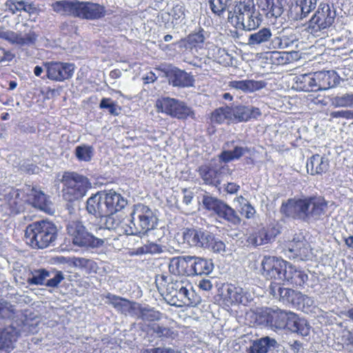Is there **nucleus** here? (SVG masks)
I'll use <instances>...</instances> for the list:
<instances>
[{
	"instance_id": "obj_33",
	"label": "nucleus",
	"mask_w": 353,
	"mask_h": 353,
	"mask_svg": "<svg viewBox=\"0 0 353 353\" xmlns=\"http://www.w3.org/2000/svg\"><path fill=\"white\" fill-rule=\"evenodd\" d=\"M228 86L231 88L241 90L245 93H250L263 89L266 86V83L262 80L245 79L231 81L228 83Z\"/></svg>"
},
{
	"instance_id": "obj_60",
	"label": "nucleus",
	"mask_w": 353,
	"mask_h": 353,
	"mask_svg": "<svg viewBox=\"0 0 353 353\" xmlns=\"http://www.w3.org/2000/svg\"><path fill=\"white\" fill-rule=\"evenodd\" d=\"M224 190L227 193L234 194L240 190V185L234 182H229L225 185Z\"/></svg>"
},
{
	"instance_id": "obj_40",
	"label": "nucleus",
	"mask_w": 353,
	"mask_h": 353,
	"mask_svg": "<svg viewBox=\"0 0 353 353\" xmlns=\"http://www.w3.org/2000/svg\"><path fill=\"white\" fill-rule=\"evenodd\" d=\"M232 123L248 121L252 118L250 109L244 105L232 106Z\"/></svg>"
},
{
	"instance_id": "obj_27",
	"label": "nucleus",
	"mask_w": 353,
	"mask_h": 353,
	"mask_svg": "<svg viewBox=\"0 0 353 353\" xmlns=\"http://www.w3.org/2000/svg\"><path fill=\"white\" fill-rule=\"evenodd\" d=\"M308 279L307 274L302 270L288 262L285 273V281L294 287H302Z\"/></svg>"
},
{
	"instance_id": "obj_56",
	"label": "nucleus",
	"mask_w": 353,
	"mask_h": 353,
	"mask_svg": "<svg viewBox=\"0 0 353 353\" xmlns=\"http://www.w3.org/2000/svg\"><path fill=\"white\" fill-rule=\"evenodd\" d=\"M139 249L141 253L159 254L162 252L161 245L155 243H150Z\"/></svg>"
},
{
	"instance_id": "obj_50",
	"label": "nucleus",
	"mask_w": 353,
	"mask_h": 353,
	"mask_svg": "<svg viewBox=\"0 0 353 353\" xmlns=\"http://www.w3.org/2000/svg\"><path fill=\"white\" fill-rule=\"evenodd\" d=\"M236 200L241 203V201H246L239 210L240 214L247 219H252L255 214V209L251 205V204L246 201V199L242 196L236 197Z\"/></svg>"
},
{
	"instance_id": "obj_52",
	"label": "nucleus",
	"mask_w": 353,
	"mask_h": 353,
	"mask_svg": "<svg viewBox=\"0 0 353 353\" xmlns=\"http://www.w3.org/2000/svg\"><path fill=\"white\" fill-rule=\"evenodd\" d=\"M99 108L101 109H108L110 114L117 116L119 112L118 110L120 108L117 106L115 102H113L111 98H103L99 103Z\"/></svg>"
},
{
	"instance_id": "obj_36",
	"label": "nucleus",
	"mask_w": 353,
	"mask_h": 353,
	"mask_svg": "<svg viewBox=\"0 0 353 353\" xmlns=\"http://www.w3.org/2000/svg\"><path fill=\"white\" fill-rule=\"evenodd\" d=\"M249 151L250 150L247 147L235 145L232 150H223L218 156L219 160L225 163L237 161Z\"/></svg>"
},
{
	"instance_id": "obj_28",
	"label": "nucleus",
	"mask_w": 353,
	"mask_h": 353,
	"mask_svg": "<svg viewBox=\"0 0 353 353\" xmlns=\"http://www.w3.org/2000/svg\"><path fill=\"white\" fill-rule=\"evenodd\" d=\"M190 256H175L170 260L168 265L169 272L174 276L188 275L190 276L189 272Z\"/></svg>"
},
{
	"instance_id": "obj_63",
	"label": "nucleus",
	"mask_w": 353,
	"mask_h": 353,
	"mask_svg": "<svg viewBox=\"0 0 353 353\" xmlns=\"http://www.w3.org/2000/svg\"><path fill=\"white\" fill-rule=\"evenodd\" d=\"M10 310L7 303L0 301V319H5L9 316Z\"/></svg>"
},
{
	"instance_id": "obj_5",
	"label": "nucleus",
	"mask_w": 353,
	"mask_h": 353,
	"mask_svg": "<svg viewBox=\"0 0 353 353\" xmlns=\"http://www.w3.org/2000/svg\"><path fill=\"white\" fill-rule=\"evenodd\" d=\"M57 226L52 221L41 220L30 223L26 229L25 237L33 249L49 247L57 238Z\"/></svg>"
},
{
	"instance_id": "obj_39",
	"label": "nucleus",
	"mask_w": 353,
	"mask_h": 353,
	"mask_svg": "<svg viewBox=\"0 0 353 353\" xmlns=\"http://www.w3.org/2000/svg\"><path fill=\"white\" fill-rule=\"evenodd\" d=\"M276 341L268 336L255 341L250 346L248 353H267L271 347H274Z\"/></svg>"
},
{
	"instance_id": "obj_29",
	"label": "nucleus",
	"mask_w": 353,
	"mask_h": 353,
	"mask_svg": "<svg viewBox=\"0 0 353 353\" xmlns=\"http://www.w3.org/2000/svg\"><path fill=\"white\" fill-rule=\"evenodd\" d=\"M307 172L311 175L325 173L329 168V161L319 154H313L307 161Z\"/></svg>"
},
{
	"instance_id": "obj_54",
	"label": "nucleus",
	"mask_w": 353,
	"mask_h": 353,
	"mask_svg": "<svg viewBox=\"0 0 353 353\" xmlns=\"http://www.w3.org/2000/svg\"><path fill=\"white\" fill-rule=\"evenodd\" d=\"M334 103L336 107H353V94H345L337 96L334 99Z\"/></svg>"
},
{
	"instance_id": "obj_21",
	"label": "nucleus",
	"mask_w": 353,
	"mask_h": 353,
	"mask_svg": "<svg viewBox=\"0 0 353 353\" xmlns=\"http://www.w3.org/2000/svg\"><path fill=\"white\" fill-rule=\"evenodd\" d=\"M86 210L89 214L96 217L102 218L110 216L104 192H97L88 198L86 202Z\"/></svg>"
},
{
	"instance_id": "obj_38",
	"label": "nucleus",
	"mask_w": 353,
	"mask_h": 353,
	"mask_svg": "<svg viewBox=\"0 0 353 353\" xmlns=\"http://www.w3.org/2000/svg\"><path fill=\"white\" fill-rule=\"evenodd\" d=\"M139 312V316L143 321L150 322L159 321L163 318V314L152 307H143L137 303L136 312Z\"/></svg>"
},
{
	"instance_id": "obj_24",
	"label": "nucleus",
	"mask_w": 353,
	"mask_h": 353,
	"mask_svg": "<svg viewBox=\"0 0 353 353\" xmlns=\"http://www.w3.org/2000/svg\"><path fill=\"white\" fill-rule=\"evenodd\" d=\"M20 336L19 332L13 326L0 328V351L10 352Z\"/></svg>"
},
{
	"instance_id": "obj_30",
	"label": "nucleus",
	"mask_w": 353,
	"mask_h": 353,
	"mask_svg": "<svg viewBox=\"0 0 353 353\" xmlns=\"http://www.w3.org/2000/svg\"><path fill=\"white\" fill-rule=\"evenodd\" d=\"M189 272L190 276L209 274L213 270V263L206 259L190 256Z\"/></svg>"
},
{
	"instance_id": "obj_17",
	"label": "nucleus",
	"mask_w": 353,
	"mask_h": 353,
	"mask_svg": "<svg viewBox=\"0 0 353 353\" xmlns=\"http://www.w3.org/2000/svg\"><path fill=\"white\" fill-rule=\"evenodd\" d=\"M0 39L12 45L23 47L34 45L37 39V34L31 31L23 36L20 33L6 30L5 27L0 26Z\"/></svg>"
},
{
	"instance_id": "obj_31",
	"label": "nucleus",
	"mask_w": 353,
	"mask_h": 353,
	"mask_svg": "<svg viewBox=\"0 0 353 353\" xmlns=\"http://www.w3.org/2000/svg\"><path fill=\"white\" fill-rule=\"evenodd\" d=\"M232 105H225L214 109L209 115L208 119L210 124L223 125L224 123L230 125L232 123Z\"/></svg>"
},
{
	"instance_id": "obj_45",
	"label": "nucleus",
	"mask_w": 353,
	"mask_h": 353,
	"mask_svg": "<svg viewBox=\"0 0 353 353\" xmlns=\"http://www.w3.org/2000/svg\"><path fill=\"white\" fill-rule=\"evenodd\" d=\"M272 32L269 28H263L257 32L252 34L249 37V43L251 45H259L270 40Z\"/></svg>"
},
{
	"instance_id": "obj_22",
	"label": "nucleus",
	"mask_w": 353,
	"mask_h": 353,
	"mask_svg": "<svg viewBox=\"0 0 353 353\" xmlns=\"http://www.w3.org/2000/svg\"><path fill=\"white\" fill-rule=\"evenodd\" d=\"M256 6L268 19H276L283 12V0H256Z\"/></svg>"
},
{
	"instance_id": "obj_9",
	"label": "nucleus",
	"mask_w": 353,
	"mask_h": 353,
	"mask_svg": "<svg viewBox=\"0 0 353 353\" xmlns=\"http://www.w3.org/2000/svg\"><path fill=\"white\" fill-rule=\"evenodd\" d=\"M154 215L147 205L138 203L134 205L131 224L128 234L141 236L154 228Z\"/></svg>"
},
{
	"instance_id": "obj_32",
	"label": "nucleus",
	"mask_w": 353,
	"mask_h": 353,
	"mask_svg": "<svg viewBox=\"0 0 353 353\" xmlns=\"http://www.w3.org/2000/svg\"><path fill=\"white\" fill-rule=\"evenodd\" d=\"M208 233L194 228H185L183 232V239L185 243L191 247H200L208 245L205 237Z\"/></svg>"
},
{
	"instance_id": "obj_19",
	"label": "nucleus",
	"mask_w": 353,
	"mask_h": 353,
	"mask_svg": "<svg viewBox=\"0 0 353 353\" xmlns=\"http://www.w3.org/2000/svg\"><path fill=\"white\" fill-rule=\"evenodd\" d=\"M26 205L29 204L41 211L50 213L51 209V201L48 196L41 190L36 187L29 188L28 192L25 191Z\"/></svg>"
},
{
	"instance_id": "obj_53",
	"label": "nucleus",
	"mask_w": 353,
	"mask_h": 353,
	"mask_svg": "<svg viewBox=\"0 0 353 353\" xmlns=\"http://www.w3.org/2000/svg\"><path fill=\"white\" fill-rule=\"evenodd\" d=\"M168 14L171 17L172 23H177L185 17V9L183 6L176 4L171 9Z\"/></svg>"
},
{
	"instance_id": "obj_59",
	"label": "nucleus",
	"mask_w": 353,
	"mask_h": 353,
	"mask_svg": "<svg viewBox=\"0 0 353 353\" xmlns=\"http://www.w3.org/2000/svg\"><path fill=\"white\" fill-rule=\"evenodd\" d=\"M142 353H174V351L172 348L154 347L144 349Z\"/></svg>"
},
{
	"instance_id": "obj_10",
	"label": "nucleus",
	"mask_w": 353,
	"mask_h": 353,
	"mask_svg": "<svg viewBox=\"0 0 353 353\" xmlns=\"http://www.w3.org/2000/svg\"><path fill=\"white\" fill-rule=\"evenodd\" d=\"M0 207L8 215L19 214L26 210L23 189L7 186L0 190Z\"/></svg>"
},
{
	"instance_id": "obj_7",
	"label": "nucleus",
	"mask_w": 353,
	"mask_h": 353,
	"mask_svg": "<svg viewBox=\"0 0 353 353\" xmlns=\"http://www.w3.org/2000/svg\"><path fill=\"white\" fill-rule=\"evenodd\" d=\"M228 21L236 29L251 31L259 28L261 18L250 3L240 1L235 7L234 13L228 12Z\"/></svg>"
},
{
	"instance_id": "obj_20",
	"label": "nucleus",
	"mask_w": 353,
	"mask_h": 353,
	"mask_svg": "<svg viewBox=\"0 0 353 353\" xmlns=\"http://www.w3.org/2000/svg\"><path fill=\"white\" fill-rule=\"evenodd\" d=\"M165 77L173 87L188 88L194 85V78L191 73L174 67L164 72Z\"/></svg>"
},
{
	"instance_id": "obj_15",
	"label": "nucleus",
	"mask_w": 353,
	"mask_h": 353,
	"mask_svg": "<svg viewBox=\"0 0 353 353\" xmlns=\"http://www.w3.org/2000/svg\"><path fill=\"white\" fill-rule=\"evenodd\" d=\"M222 296L224 301L230 305L242 304L247 305L252 300L249 291L239 285L226 283L223 285Z\"/></svg>"
},
{
	"instance_id": "obj_11",
	"label": "nucleus",
	"mask_w": 353,
	"mask_h": 353,
	"mask_svg": "<svg viewBox=\"0 0 353 353\" xmlns=\"http://www.w3.org/2000/svg\"><path fill=\"white\" fill-rule=\"evenodd\" d=\"M66 231L72 243L76 246L95 248H99L104 244L103 239L97 238L88 232L80 221H69L66 226Z\"/></svg>"
},
{
	"instance_id": "obj_41",
	"label": "nucleus",
	"mask_w": 353,
	"mask_h": 353,
	"mask_svg": "<svg viewBox=\"0 0 353 353\" xmlns=\"http://www.w3.org/2000/svg\"><path fill=\"white\" fill-rule=\"evenodd\" d=\"M202 203L206 210L212 212L216 215H217L221 208L225 204V202L222 200L216 197L207 195L203 196Z\"/></svg>"
},
{
	"instance_id": "obj_2",
	"label": "nucleus",
	"mask_w": 353,
	"mask_h": 353,
	"mask_svg": "<svg viewBox=\"0 0 353 353\" xmlns=\"http://www.w3.org/2000/svg\"><path fill=\"white\" fill-rule=\"evenodd\" d=\"M327 202L322 196H310L303 198H290L283 202L280 212L288 218L307 221L318 220L324 214Z\"/></svg>"
},
{
	"instance_id": "obj_62",
	"label": "nucleus",
	"mask_w": 353,
	"mask_h": 353,
	"mask_svg": "<svg viewBox=\"0 0 353 353\" xmlns=\"http://www.w3.org/2000/svg\"><path fill=\"white\" fill-rule=\"evenodd\" d=\"M271 60L274 63L281 65L285 63L284 58L280 52L274 51L271 53Z\"/></svg>"
},
{
	"instance_id": "obj_48",
	"label": "nucleus",
	"mask_w": 353,
	"mask_h": 353,
	"mask_svg": "<svg viewBox=\"0 0 353 353\" xmlns=\"http://www.w3.org/2000/svg\"><path fill=\"white\" fill-rule=\"evenodd\" d=\"M153 332L157 337L161 339H174L177 336V332L170 327L156 325L152 327Z\"/></svg>"
},
{
	"instance_id": "obj_26",
	"label": "nucleus",
	"mask_w": 353,
	"mask_h": 353,
	"mask_svg": "<svg viewBox=\"0 0 353 353\" xmlns=\"http://www.w3.org/2000/svg\"><path fill=\"white\" fill-rule=\"evenodd\" d=\"M105 298L109 301V304L118 312L122 314L127 312H136L137 303L121 296L108 293Z\"/></svg>"
},
{
	"instance_id": "obj_46",
	"label": "nucleus",
	"mask_w": 353,
	"mask_h": 353,
	"mask_svg": "<svg viewBox=\"0 0 353 353\" xmlns=\"http://www.w3.org/2000/svg\"><path fill=\"white\" fill-rule=\"evenodd\" d=\"M94 149L88 145H78L75 148V156L81 161H90L93 156Z\"/></svg>"
},
{
	"instance_id": "obj_8",
	"label": "nucleus",
	"mask_w": 353,
	"mask_h": 353,
	"mask_svg": "<svg viewBox=\"0 0 353 353\" xmlns=\"http://www.w3.org/2000/svg\"><path fill=\"white\" fill-rule=\"evenodd\" d=\"M288 262L273 256H265L261 261V274L271 281L270 293L276 295L277 284L285 282V273Z\"/></svg>"
},
{
	"instance_id": "obj_13",
	"label": "nucleus",
	"mask_w": 353,
	"mask_h": 353,
	"mask_svg": "<svg viewBox=\"0 0 353 353\" xmlns=\"http://www.w3.org/2000/svg\"><path fill=\"white\" fill-rule=\"evenodd\" d=\"M157 112L164 113L173 118L185 120L188 117L194 119L195 114L191 108L183 102L170 97H161L155 103Z\"/></svg>"
},
{
	"instance_id": "obj_37",
	"label": "nucleus",
	"mask_w": 353,
	"mask_h": 353,
	"mask_svg": "<svg viewBox=\"0 0 353 353\" xmlns=\"http://www.w3.org/2000/svg\"><path fill=\"white\" fill-rule=\"evenodd\" d=\"M216 216L234 226L239 225L241 222V219L236 211L225 203Z\"/></svg>"
},
{
	"instance_id": "obj_43",
	"label": "nucleus",
	"mask_w": 353,
	"mask_h": 353,
	"mask_svg": "<svg viewBox=\"0 0 353 353\" xmlns=\"http://www.w3.org/2000/svg\"><path fill=\"white\" fill-rule=\"evenodd\" d=\"M317 0H298L296 1V8L300 12L299 19H302L313 10L316 5Z\"/></svg>"
},
{
	"instance_id": "obj_18",
	"label": "nucleus",
	"mask_w": 353,
	"mask_h": 353,
	"mask_svg": "<svg viewBox=\"0 0 353 353\" xmlns=\"http://www.w3.org/2000/svg\"><path fill=\"white\" fill-rule=\"evenodd\" d=\"M224 166L212 164H203L199 167L198 172L206 185L217 187L223 181Z\"/></svg>"
},
{
	"instance_id": "obj_55",
	"label": "nucleus",
	"mask_w": 353,
	"mask_h": 353,
	"mask_svg": "<svg viewBox=\"0 0 353 353\" xmlns=\"http://www.w3.org/2000/svg\"><path fill=\"white\" fill-rule=\"evenodd\" d=\"M49 276V272L45 269L39 270L36 274L28 279V283L31 285H42L46 277Z\"/></svg>"
},
{
	"instance_id": "obj_14",
	"label": "nucleus",
	"mask_w": 353,
	"mask_h": 353,
	"mask_svg": "<svg viewBox=\"0 0 353 353\" xmlns=\"http://www.w3.org/2000/svg\"><path fill=\"white\" fill-rule=\"evenodd\" d=\"M46 78L54 82H63L71 79L74 72V63L51 61L43 62Z\"/></svg>"
},
{
	"instance_id": "obj_3",
	"label": "nucleus",
	"mask_w": 353,
	"mask_h": 353,
	"mask_svg": "<svg viewBox=\"0 0 353 353\" xmlns=\"http://www.w3.org/2000/svg\"><path fill=\"white\" fill-rule=\"evenodd\" d=\"M53 11L87 20H97L106 14L105 6L91 1L61 0L52 4Z\"/></svg>"
},
{
	"instance_id": "obj_34",
	"label": "nucleus",
	"mask_w": 353,
	"mask_h": 353,
	"mask_svg": "<svg viewBox=\"0 0 353 353\" xmlns=\"http://www.w3.org/2000/svg\"><path fill=\"white\" fill-rule=\"evenodd\" d=\"M103 192L110 216L121 211L126 205L127 200L121 194L112 190Z\"/></svg>"
},
{
	"instance_id": "obj_42",
	"label": "nucleus",
	"mask_w": 353,
	"mask_h": 353,
	"mask_svg": "<svg viewBox=\"0 0 353 353\" xmlns=\"http://www.w3.org/2000/svg\"><path fill=\"white\" fill-rule=\"evenodd\" d=\"M281 284H277L275 288L276 295L274 296L279 297L281 301L288 303H295V296L298 295L296 291L290 288H285L280 286Z\"/></svg>"
},
{
	"instance_id": "obj_47",
	"label": "nucleus",
	"mask_w": 353,
	"mask_h": 353,
	"mask_svg": "<svg viewBox=\"0 0 353 353\" xmlns=\"http://www.w3.org/2000/svg\"><path fill=\"white\" fill-rule=\"evenodd\" d=\"M205 243L208 245L203 246L205 248H210L215 253H222L225 250V243L219 239H216L212 234H209L205 237Z\"/></svg>"
},
{
	"instance_id": "obj_25",
	"label": "nucleus",
	"mask_w": 353,
	"mask_h": 353,
	"mask_svg": "<svg viewBox=\"0 0 353 353\" xmlns=\"http://www.w3.org/2000/svg\"><path fill=\"white\" fill-rule=\"evenodd\" d=\"M179 43H183L184 47L190 51L198 52L199 50L205 48V31L200 28L197 32H192L186 37L181 39Z\"/></svg>"
},
{
	"instance_id": "obj_4",
	"label": "nucleus",
	"mask_w": 353,
	"mask_h": 353,
	"mask_svg": "<svg viewBox=\"0 0 353 353\" xmlns=\"http://www.w3.org/2000/svg\"><path fill=\"white\" fill-rule=\"evenodd\" d=\"M263 317L268 325L276 329H288L302 336L310 334V327L307 321L294 312L266 308L263 313Z\"/></svg>"
},
{
	"instance_id": "obj_58",
	"label": "nucleus",
	"mask_w": 353,
	"mask_h": 353,
	"mask_svg": "<svg viewBox=\"0 0 353 353\" xmlns=\"http://www.w3.org/2000/svg\"><path fill=\"white\" fill-rule=\"evenodd\" d=\"M64 277L61 271L56 273L55 276L47 281L46 285L48 287L54 288L57 287L63 280Z\"/></svg>"
},
{
	"instance_id": "obj_57",
	"label": "nucleus",
	"mask_w": 353,
	"mask_h": 353,
	"mask_svg": "<svg viewBox=\"0 0 353 353\" xmlns=\"http://www.w3.org/2000/svg\"><path fill=\"white\" fill-rule=\"evenodd\" d=\"M330 117L332 119L343 118L347 120H353V110H341L333 111L330 113Z\"/></svg>"
},
{
	"instance_id": "obj_51",
	"label": "nucleus",
	"mask_w": 353,
	"mask_h": 353,
	"mask_svg": "<svg viewBox=\"0 0 353 353\" xmlns=\"http://www.w3.org/2000/svg\"><path fill=\"white\" fill-rule=\"evenodd\" d=\"M5 6L12 14H16L21 10L27 11V3L24 1L7 0Z\"/></svg>"
},
{
	"instance_id": "obj_1",
	"label": "nucleus",
	"mask_w": 353,
	"mask_h": 353,
	"mask_svg": "<svg viewBox=\"0 0 353 353\" xmlns=\"http://www.w3.org/2000/svg\"><path fill=\"white\" fill-rule=\"evenodd\" d=\"M155 284L159 292L165 294L170 299L172 305L181 307L184 306H195L199 303V298L194 291H190L187 281L174 279L168 273H162L156 276Z\"/></svg>"
},
{
	"instance_id": "obj_23",
	"label": "nucleus",
	"mask_w": 353,
	"mask_h": 353,
	"mask_svg": "<svg viewBox=\"0 0 353 353\" xmlns=\"http://www.w3.org/2000/svg\"><path fill=\"white\" fill-rule=\"evenodd\" d=\"M314 74L315 91L328 90L339 83L337 74L333 70L318 71Z\"/></svg>"
},
{
	"instance_id": "obj_49",
	"label": "nucleus",
	"mask_w": 353,
	"mask_h": 353,
	"mask_svg": "<svg viewBox=\"0 0 353 353\" xmlns=\"http://www.w3.org/2000/svg\"><path fill=\"white\" fill-rule=\"evenodd\" d=\"M73 264L75 267L85 270L87 273L95 272L97 266V263L93 260L81 257L74 258Z\"/></svg>"
},
{
	"instance_id": "obj_6",
	"label": "nucleus",
	"mask_w": 353,
	"mask_h": 353,
	"mask_svg": "<svg viewBox=\"0 0 353 353\" xmlns=\"http://www.w3.org/2000/svg\"><path fill=\"white\" fill-rule=\"evenodd\" d=\"M60 181L62 197L70 203L81 199L92 188L90 179L76 172H64Z\"/></svg>"
},
{
	"instance_id": "obj_44",
	"label": "nucleus",
	"mask_w": 353,
	"mask_h": 353,
	"mask_svg": "<svg viewBox=\"0 0 353 353\" xmlns=\"http://www.w3.org/2000/svg\"><path fill=\"white\" fill-rule=\"evenodd\" d=\"M209 3L212 12L221 17L232 6V0H209Z\"/></svg>"
},
{
	"instance_id": "obj_61",
	"label": "nucleus",
	"mask_w": 353,
	"mask_h": 353,
	"mask_svg": "<svg viewBox=\"0 0 353 353\" xmlns=\"http://www.w3.org/2000/svg\"><path fill=\"white\" fill-rule=\"evenodd\" d=\"M0 54H2V58H0V63L6 61H10L14 58V54L13 53L3 48H0Z\"/></svg>"
},
{
	"instance_id": "obj_64",
	"label": "nucleus",
	"mask_w": 353,
	"mask_h": 353,
	"mask_svg": "<svg viewBox=\"0 0 353 353\" xmlns=\"http://www.w3.org/2000/svg\"><path fill=\"white\" fill-rule=\"evenodd\" d=\"M199 288L205 291H210L212 288V284L209 279H202L199 281Z\"/></svg>"
},
{
	"instance_id": "obj_35",
	"label": "nucleus",
	"mask_w": 353,
	"mask_h": 353,
	"mask_svg": "<svg viewBox=\"0 0 353 353\" xmlns=\"http://www.w3.org/2000/svg\"><path fill=\"white\" fill-rule=\"evenodd\" d=\"M314 72L297 75L294 79L293 88L298 91H315Z\"/></svg>"
},
{
	"instance_id": "obj_16",
	"label": "nucleus",
	"mask_w": 353,
	"mask_h": 353,
	"mask_svg": "<svg viewBox=\"0 0 353 353\" xmlns=\"http://www.w3.org/2000/svg\"><path fill=\"white\" fill-rule=\"evenodd\" d=\"M281 225L275 221L252 232L248 238V242L254 246L268 243L281 233Z\"/></svg>"
},
{
	"instance_id": "obj_12",
	"label": "nucleus",
	"mask_w": 353,
	"mask_h": 353,
	"mask_svg": "<svg viewBox=\"0 0 353 353\" xmlns=\"http://www.w3.org/2000/svg\"><path fill=\"white\" fill-rule=\"evenodd\" d=\"M336 11L328 3L321 2L313 16L308 22L307 30L314 35L329 28L334 22Z\"/></svg>"
}]
</instances>
